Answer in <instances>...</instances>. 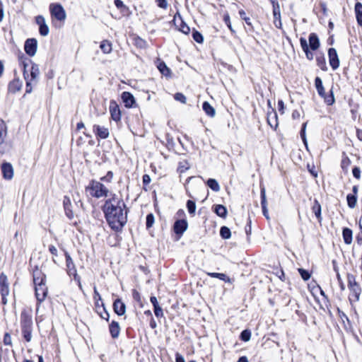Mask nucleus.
<instances>
[{"label":"nucleus","mask_w":362,"mask_h":362,"mask_svg":"<svg viewBox=\"0 0 362 362\" xmlns=\"http://www.w3.org/2000/svg\"><path fill=\"white\" fill-rule=\"evenodd\" d=\"M104 213L108 224L115 230H120L127 223L126 205L123 199L116 194L105 202Z\"/></svg>","instance_id":"nucleus-1"},{"label":"nucleus","mask_w":362,"mask_h":362,"mask_svg":"<svg viewBox=\"0 0 362 362\" xmlns=\"http://www.w3.org/2000/svg\"><path fill=\"white\" fill-rule=\"evenodd\" d=\"M86 191L92 197L96 198L105 197L109 192L108 189L103 184L95 180L90 182L89 185L86 187Z\"/></svg>","instance_id":"nucleus-2"},{"label":"nucleus","mask_w":362,"mask_h":362,"mask_svg":"<svg viewBox=\"0 0 362 362\" xmlns=\"http://www.w3.org/2000/svg\"><path fill=\"white\" fill-rule=\"evenodd\" d=\"M315 86L319 95L324 99L325 103L327 105H332L334 103V98L332 90H329V94H326L325 88L322 85V81L320 77H316L315 79Z\"/></svg>","instance_id":"nucleus-3"},{"label":"nucleus","mask_w":362,"mask_h":362,"mask_svg":"<svg viewBox=\"0 0 362 362\" xmlns=\"http://www.w3.org/2000/svg\"><path fill=\"white\" fill-rule=\"evenodd\" d=\"M40 75V69L37 64H33L30 68V79L26 84L25 92L30 93L33 90V86L37 84Z\"/></svg>","instance_id":"nucleus-4"},{"label":"nucleus","mask_w":362,"mask_h":362,"mask_svg":"<svg viewBox=\"0 0 362 362\" xmlns=\"http://www.w3.org/2000/svg\"><path fill=\"white\" fill-rule=\"evenodd\" d=\"M9 283L7 276L4 273H1L0 274V293L4 305H6L8 302L7 296L9 295Z\"/></svg>","instance_id":"nucleus-5"},{"label":"nucleus","mask_w":362,"mask_h":362,"mask_svg":"<svg viewBox=\"0 0 362 362\" xmlns=\"http://www.w3.org/2000/svg\"><path fill=\"white\" fill-rule=\"evenodd\" d=\"M49 10L52 16L59 21H64L66 18V12L62 5L59 4H52L49 6Z\"/></svg>","instance_id":"nucleus-6"},{"label":"nucleus","mask_w":362,"mask_h":362,"mask_svg":"<svg viewBox=\"0 0 362 362\" xmlns=\"http://www.w3.org/2000/svg\"><path fill=\"white\" fill-rule=\"evenodd\" d=\"M66 264L67 267V272L69 276H74V279L78 281V286L80 288H81V284L80 282L79 276L77 274L76 269L75 267V265L74 264V262L70 257V255L68 253H66Z\"/></svg>","instance_id":"nucleus-7"},{"label":"nucleus","mask_w":362,"mask_h":362,"mask_svg":"<svg viewBox=\"0 0 362 362\" xmlns=\"http://www.w3.org/2000/svg\"><path fill=\"white\" fill-rule=\"evenodd\" d=\"M37 48V42L35 38L28 39L24 45L25 52L30 57H33Z\"/></svg>","instance_id":"nucleus-8"},{"label":"nucleus","mask_w":362,"mask_h":362,"mask_svg":"<svg viewBox=\"0 0 362 362\" xmlns=\"http://www.w3.org/2000/svg\"><path fill=\"white\" fill-rule=\"evenodd\" d=\"M2 176L5 180H11L13 177L14 170L13 165L8 162H4L1 165Z\"/></svg>","instance_id":"nucleus-9"},{"label":"nucleus","mask_w":362,"mask_h":362,"mask_svg":"<svg viewBox=\"0 0 362 362\" xmlns=\"http://www.w3.org/2000/svg\"><path fill=\"white\" fill-rule=\"evenodd\" d=\"M7 136V127L4 121L0 118V153H4L6 151L4 141Z\"/></svg>","instance_id":"nucleus-10"},{"label":"nucleus","mask_w":362,"mask_h":362,"mask_svg":"<svg viewBox=\"0 0 362 362\" xmlns=\"http://www.w3.org/2000/svg\"><path fill=\"white\" fill-rule=\"evenodd\" d=\"M35 22L39 25L40 34L42 36H47L49 34V29L46 24L45 18L42 16H37L35 18Z\"/></svg>","instance_id":"nucleus-11"},{"label":"nucleus","mask_w":362,"mask_h":362,"mask_svg":"<svg viewBox=\"0 0 362 362\" xmlns=\"http://www.w3.org/2000/svg\"><path fill=\"white\" fill-rule=\"evenodd\" d=\"M35 296L39 303L43 302L47 295V287L45 285L35 286Z\"/></svg>","instance_id":"nucleus-12"},{"label":"nucleus","mask_w":362,"mask_h":362,"mask_svg":"<svg viewBox=\"0 0 362 362\" xmlns=\"http://www.w3.org/2000/svg\"><path fill=\"white\" fill-rule=\"evenodd\" d=\"M329 64L333 69H337L339 66V60L337 51L334 48H329L328 50Z\"/></svg>","instance_id":"nucleus-13"},{"label":"nucleus","mask_w":362,"mask_h":362,"mask_svg":"<svg viewBox=\"0 0 362 362\" xmlns=\"http://www.w3.org/2000/svg\"><path fill=\"white\" fill-rule=\"evenodd\" d=\"M93 131L97 136L102 139L108 138L110 135L109 129L107 127H101L98 124L93 126Z\"/></svg>","instance_id":"nucleus-14"},{"label":"nucleus","mask_w":362,"mask_h":362,"mask_svg":"<svg viewBox=\"0 0 362 362\" xmlns=\"http://www.w3.org/2000/svg\"><path fill=\"white\" fill-rule=\"evenodd\" d=\"M110 112L111 115V117L115 122H118L121 119V112L117 104L111 101L110 104Z\"/></svg>","instance_id":"nucleus-15"},{"label":"nucleus","mask_w":362,"mask_h":362,"mask_svg":"<svg viewBox=\"0 0 362 362\" xmlns=\"http://www.w3.org/2000/svg\"><path fill=\"white\" fill-rule=\"evenodd\" d=\"M188 226L185 219L177 220L174 224V231L177 235H182Z\"/></svg>","instance_id":"nucleus-16"},{"label":"nucleus","mask_w":362,"mask_h":362,"mask_svg":"<svg viewBox=\"0 0 362 362\" xmlns=\"http://www.w3.org/2000/svg\"><path fill=\"white\" fill-rule=\"evenodd\" d=\"M122 100L126 107H133L135 105V98L129 92H123L122 94Z\"/></svg>","instance_id":"nucleus-17"},{"label":"nucleus","mask_w":362,"mask_h":362,"mask_svg":"<svg viewBox=\"0 0 362 362\" xmlns=\"http://www.w3.org/2000/svg\"><path fill=\"white\" fill-rule=\"evenodd\" d=\"M21 328H32V317L25 311H23L21 315Z\"/></svg>","instance_id":"nucleus-18"},{"label":"nucleus","mask_w":362,"mask_h":362,"mask_svg":"<svg viewBox=\"0 0 362 362\" xmlns=\"http://www.w3.org/2000/svg\"><path fill=\"white\" fill-rule=\"evenodd\" d=\"M45 275L40 270H35L33 272V282L35 286L45 285Z\"/></svg>","instance_id":"nucleus-19"},{"label":"nucleus","mask_w":362,"mask_h":362,"mask_svg":"<svg viewBox=\"0 0 362 362\" xmlns=\"http://www.w3.org/2000/svg\"><path fill=\"white\" fill-rule=\"evenodd\" d=\"M113 308L115 313L118 315H123L126 312L125 304L119 298L115 300Z\"/></svg>","instance_id":"nucleus-20"},{"label":"nucleus","mask_w":362,"mask_h":362,"mask_svg":"<svg viewBox=\"0 0 362 362\" xmlns=\"http://www.w3.org/2000/svg\"><path fill=\"white\" fill-rule=\"evenodd\" d=\"M109 330L112 338H117L120 332V326L116 321H112L109 325Z\"/></svg>","instance_id":"nucleus-21"},{"label":"nucleus","mask_w":362,"mask_h":362,"mask_svg":"<svg viewBox=\"0 0 362 362\" xmlns=\"http://www.w3.org/2000/svg\"><path fill=\"white\" fill-rule=\"evenodd\" d=\"M261 199H262L261 204H262L263 214L267 219H269L268 209L267 207V198H266V192H265V189L264 187L261 189Z\"/></svg>","instance_id":"nucleus-22"},{"label":"nucleus","mask_w":362,"mask_h":362,"mask_svg":"<svg viewBox=\"0 0 362 362\" xmlns=\"http://www.w3.org/2000/svg\"><path fill=\"white\" fill-rule=\"evenodd\" d=\"M309 46L313 50H316L320 47L319 38L315 33L309 35Z\"/></svg>","instance_id":"nucleus-23"},{"label":"nucleus","mask_w":362,"mask_h":362,"mask_svg":"<svg viewBox=\"0 0 362 362\" xmlns=\"http://www.w3.org/2000/svg\"><path fill=\"white\" fill-rule=\"evenodd\" d=\"M343 239L346 244L350 245L353 240V233L352 230L348 228L343 229L342 232Z\"/></svg>","instance_id":"nucleus-24"},{"label":"nucleus","mask_w":362,"mask_h":362,"mask_svg":"<svg viewBox=\"0 0 362 362\" xmlns=\"http://www.w3.org/2000/svg\"><path fill=\"white\" fill-rule=\"evenodd\" d=\"M22 86V82L19 79L13 80L8 86L9 91L11 93H16L21 90Z\"/></svg>","instance_id":"nucleus-25"},{"label":"nucleus","mask_w":362,"mask_h":362,"mask_svg":"<svg viewBox=\"0 0 362 362\" xmlns=\"http://www.w3.org/2000/svg\"><path fill=\"white\" fill-rule=\"evenodd\" d=\"M356 21L359 25L362 26V4L357 2L355 5Z\"/></svg>","instance_id":"nucleus-26"},{"label":"nucleus","mask_w":362,"mask_h":362,"mask_svg":"<svg viewBox=\"0 0 362 362\" xmlns=\"http://www.w3.org/2000/svg\"><path fill=\"white\" fill-rule=\"evenodd\" d=\"M312 211L315 214L316 218L320 222L322 220L321 216V206L317 200H315L312 206Z\"/></svg>","instance_id":"nucleus-27"},{"label":"nucleus","mask_w":362,"mask_h":362,"mask_svg":"<svg viewBox=\"0 0 362 362\" xmlns=\"http://www.w3.org/2000/svg\"><path fill=\"white\" fill-rule=\"evenodd\" d=\"M203 110L205 112V113L211 117H213L216 115L215 109L208 103L204 102L202 105Z\"/></svg>","instance_id":"nucleus-28"},{"label":"nucleus","mask_w":362,"mask_h":362,"mask_svg":"<svg viewBox=\"0 0 362 362\" xmlns=\"http://www.w3.org/2000/svg\"><path fill=\"white\" fill-rule=\"evenodd\" d=\"M349 288L351 291V296L354 298L356 300H358L361 294V288L359 285L357 284L354 286L349 287Z\"/></svg>","instance_id":"nucleus-29"},{"label":"nucleus","mask_w":362,"mask_h":362,"mask_svg":"<svg viewBox=\"0 0 362 362\" xmlns=\"http://www.w3.org/2000/svg\"><path fill=\"white\" fill-rule=\"evenodd\" d=\"M100 48L104 54H110L112 52V44L108 40L101 42Z\"/></svg>","instance_id":"nucleus-30"},{"label":"nucleus","mask_w":362,"mask_h":362,"mask_svg":"<svg viewBox=\"0 0 362 362\" xmlns=\"http://www.w3.org/2000/svg\"><path fill=\"white\" fill-rule=\"evenodd\" d=\"M214 212L220 217L225 218L227 214L226 208L221 204L214 206Z\"/></svg>","instance_id":"nucleus-31"},{"label":"nucleus","mask_w":362,"mask_h":362,"mask_svg":"<svg viewBox=\"0 0 362 362\" xmlns=\"http://www.w3.org/2000/svg\"><path fill=\"white\" fill-rule=\"evenodd\" d=\"M157 67L163 75L165 76H169L170 75V70L164 62H159Z\"/></svg>","instance_id":"nucleus-32"},{"label":"nucleus","mask_w":362,"mask_h":362,"mask_svg":"<svg viewBox=\"0 0 362 362\" xmlns=\"http://www.w3.org/2000/svg\"><path fill=\"white\" fill-rule=\"evenodd\" d=\"M206 274L213 278H218L223 281L228 282L230 279L223 273L207 272Z\"/></svg>","instance_id":"nucleus-33"},{"label":"nucleus","mask_w":362,"mask_h":362,"mask_svg":"<svg viewBox=\"0 0 362 362\" xmlns=\"http://www.w3.org/2000/svg\"><path fill=\"white\" fill-rule=\"evenodd\" d=\"M348 206L353 209L356 206L357 202V198L355 194H349L346 197Z\"/></svg>","instance_id":"nucleus-34"},{"label":"nucleus","mask_w":362,"mask_h":362,"mask_svg":"<svg viewBox=\"0 0 362 362\" xmlns=\"http://www.w3.org/2000/svg\"><path fill=\"white\" fill-rule=\"evenodd\" d=\"M207 185L214 192H218L220 190V186L215 179H209L207 181Z\"/></svg>","instance_id":"nucleus-35"},{"label":"nucleus","mask_w":362,"mask_h":362,"mask_svg":"<svg viewBox=\"0 0 362 362\" xmlns=\"http://www.w3.org/2000/svg\"><path fill=\"white\" fill-rule=\"evenodd\" d=\"M220 235L223 238L228 239V238H230V235H231L230 230L228 227L223 226L221 228Z\"/></svg>","instance_id":"nucleus-36"},{"label":"nucleus","mask_w":362,"mask_h":362,"mask_svg":"<svg viewBox=\"0 0 362 362\" xmlns=\"http://www.w3.org/2000/svg\"><path fill=\"white\" fill-rule=\"evenodd\" d=\"M23 337L27 341H30L32 339V328H22Z\"/></svg>","instance_id":"nucleus-37"},{"label":"nucleus","mask_w":362,"mask_h":362,"mask_svg":"<svg viewBox=\"0 0 362 362\" xmlns=\"http://www.w3.org/2000/svg\"><path fill=\"white\" fill-rule=\"evenodd\" d=\"M187 208L190 214H194L196 211L195 202L191 200H188L187 202Z\"/></svg>","instance_id":"nucleus-38"},{"label":"nucleus","mask_w":362,"mask_h":362,"mask_svg":"<svg viewBox=\"0 0 362 362\" xmlns=\"http://www.w3.org/2000/svg\"><path fill=\"white\" fill-rule=\"evenodd\" d=\"M251 337V332L250 330L245 329L241 332L240 339L244 341H248Z\"/></svg>","instance_id":"nucleus-39"},{"label":"nucleus","mask_w":362,"mask_h":362,"mask_svg":"<svg viewBox=\"0 0 362 362\" xmlns=\"http://www.w3.org/2000/svg\"><path fill=\"white\" fill-rule=\"evenodd\" d=\"M193 39L198 43H202L203 42V36L197 30H194L192 33Z\"/></svg>","instance_id":"nucleus-40"},{"label":"nucleus","mask_w":362,"mask_h":362,"mask_svg":"<svg viewBox=\"0 0 362 362\" xmlns=\"http://www.w3.org/2000/svg\"><path fill=\"white\" fill-rule=\"evenodd\" d=\"M179 30L182 33L186 34V35H187L190 32L189 27L185 23H184L182 21H181L180 27Z\"/></svg>","instance_id":"nucleus-41"},{"label":"nucleus","mask_w":362,"mask_h":362,"mask_svg":"<svg viewBox=\"0 0 362 362\" xmlns=\"http://www.w3.org/2000/svg\"><path fill=\"white\" fill-rule=\"evenodd\" d=\"M174 98L177 101H179L183 104H185L187 102L186 97L181 93H177L175 94Z\"/></svg>","instance_id":"nucleus-42"},{"label":"nucleus","mask_w":362,"mask_h":362,"mask_svg":"<svg viewBox=\"0 0 362 362\" xmlns=\"http://www.w3.org/2000/svg\"><path fill=\"white\" fill-rule=\"evenodd\" d=\"M347 280H348V286L349 287H351V286H354L358 284L356 281L355 276L352 274H349L347 275Z\"/></svg>","instance_id":"nucleus-43"},{"label":"nucleus","mask_w":362,"mask_h":362,"mask_svg":"<svg viewBox=\"0 0 362 362\" xmlns=\"http://www.w3.org/2000/svg\"><path fill=\"white\" fill-rule=\"evenodd\" d=\"M298 272L300 273L302 279L305 281L308 280L310 277L309 272L303 269H298Z\"/></svg>","instance_id":"nucleus-44"},{"label":"nucleus","mask_w":362,"mask_h":362,"mask_svg":"<svg viewBox=\"0 0 362 362\" xmlns=\"http://www.w3.org/2000/svg\"><path fill=\"white\" fill-rule=\"evenodd\" d=\"M307 122L303 123L301 131H300V136L305 146H307V139L305 137V129H306Z\"/></svg>","instance_id":"nucleus-45"},{"label":"nucleus","mask_w":362,"mask_h":362,"mask_svg":"<svg viewBox=\"0 0 362 362\" xmlns=\"http://www.w3.org/2000/svg\"><path fill=\"white\" fill-rule=\"evenodd\" d=\"M154 223V216L152 214H148L146 216V227L151 228Z\"/></svg>","instance_id":"nucleus-46"},{"label":"nucleus","mask_w":362,"mask_h":362,"mask_svg":"<svg viewBox=\"0 0 362 362\" xmlns=\"http://www.w3.org/2000/svg\"><path fill=\"white\" fill-rule=\"evenodd\" d=\"M23 76L27 83L28 80L29 81L30 79V69H28V64L25 63H23Z\"/></svg>","instance_id":"nucleus-47"},{"label":"nucleus","mask_w":362,"mask_h":362,"mask_svg":"<svg viewBox=\"0 0 362 362\" xmlns=\"http://www.w3.org/2000/svg\"><path fill=\"white\" fill-rule=\"evenodd\" d=\"M157 5L158 7L166 9L168 8V4L167 0H156Z\"/></svg>","instance_id":"nucleus-48"},{"label":"nucleus","mask_w":362,"mask_h":362,"mask_svg":"<svg viewBox=\"0 0 362 362\" xmlns=\"http://www.w3.org/2000/svg\"><path fill=\"white\" fill-rule=\"evenodd\" d=\"M154 313L157 317H160L163 315V310L159 305L154 308Z\"/></svg>","instance_id":"nucleus-49"},{"label":"nucleus","mask_w":362,"mask_h":362,"mask_svg":"<svg viewBox=\"0 0 362 362\" xmlns=\"http://www.w3.org/2000/svg\"><path fill=\"white\" fill-rule=\"evenodd\" d=\"M300 43L303 51H306L308 49H309L308 42L305 38L301 37L300 39Z\"/></svg>","instance_id":"nucleus-50"},{"label":"nucleus","mask_w":362,"mask_h":362,"mask_svg":"<svg viewBox=\"0 0 362 362\" xmlns=\"http://www.w3.org/2000/svg\"><path fill=\"white\" fill-rule=\"evenodd\" d=\"M4 343L5 345H11L12 340H11V337L10 336L9 334H8V333L5 334L4 337Z\"/></svg>","instance_id":"nucleus-51"},{"label":"nucleus","mask_w":362,"mask_h":362,"mask_svg":"<svg viewBox=\"0 0 362 362\" xmlns=\"http://www.w3.org/2000/svg\"><path fill=\"white\" fill-rule=\"evenodd\" d=\"M352 173H353V175L354 176V177H356V179L361 178V170L359 168H358V167L354 168L353 170H352Z\"/></svg>","instance_id":"nucleus-52"},{"label":"nucleus","mask_w":362,"mask_h":362,"mask_svg":"<svg viewBox=\"0 0 362 362\" xmlns=\"http://www.w3.org/2000/svg\"><path fill=\"white\" fill-rule=\"evenodd\" d=\"M115 5L117 8L122 10L123 8H126V6L124 5L123 2L121 0H115Z\"/></svg>","instance_id":"nucleus-53"},{"label":"nucleus","mask_w":362,"mask_h":362,"mask_svg":"<svg viewBox=\"0 0 362 362\" xmlns=\"http://www.w3.org/2000/svg\"><path fill=\"white\" fill-rule=\"evenodd\" d=\"M93 298L95 301H98V300H102V298H101V296L100 295V293H98V291H97L96 288L95 287L94 288V296H93ZM96 303H98V302H96Z\"/></svg>","instance_id":"nucleus-54"},{"label":"nucleus","mask_w":362,"mask_h":362,"mask_svg":"<svg viewBox=\"0 0 362 362\" xmlns=\"http://www.w3.org/2000/svg\"><path fill=\"white\" fill-rule=\"evenodd\" d=\"M113 173L111 171H109L105 177L101 178L102 180H106L107 182H110L112 179Z\"/></svg>","instance_id":"nucleus-55"},{"label":"nucleus","mask_w":362,"mask_h":362,"mask_svg":"<svg viewBox=\"0 0 362 362\" xmlns=\"http://www.w3.org/2000/svg\"><path fill=\"white\" fill-rule=\"evenodd\" d=\"M49 251L54 256L57 255V250L54 245L49 246Z\"/></svg>","instance_id":"nucleus-56"},{"label":"nucleus","mask_w":362,"mask_h":362,"mask_svg":"<svg viewBox=\"0 0 362 362\" xmlns=\"http://www.w3.org/2000/svg\"><path fill=\"white\" fill-rule=\"evenodd\" d=\"M150 182H151L150 176L148 175H146V174L144 175V176H143V182H144V184L148 185V184L150 183Z\"/></svg>","instance_id":"nucleus-57"},{"label":"nucleus","mask_w":362,"mask_h":362,"mask_svg":"<svg viewBox=\"0 0 362 362\" xmlns=\"http://www.w3.org/2000/svg\"><path fill=\"white\" fill-rule=\"evenodd\" d=\"M150 300H151V303L153 304V308L159 305L156 297L151 296L150 298Z\"/></svg>","instance_id":"nucleus-58"},{"label":"nucleus","mask_w":362,"mask_h":362,"mask_svg":"<svg viewBox=\"0 0 362 362\" xmlns=\"http://www.w3.org/2000/svg\"><path fill=\"white\" fill-rule=\"evenodd\" d=\"M70 204V199L68 197H65L64 199V208H65V211H67L69 210V204Z\"/></svg>","instance_id":"nucleus-59"},{"label":"nucleus","mask_w":362,"mask_h":362,"mask_svg":"<svg viewBox=\"0 0 362 362\" xmlns=\"http://www.w3.org/2000/svg\"><path fill=\"white\" fill-rule=\"evenodd\" d=\"M175 361L176 362H185L184 357L178 353L176 354Z\"/></svg>","instance_id":"nucleus-60"},{"label":"nucleus","mask_w":362,"mask_h":362,"mask_svg":"<svg viewBox=\"0 0 362 362\" xmlns=\"http://www.w3.org/2000/svg\"><path fill=\"white\" fill-rule=\"evenodd\" d=\"M304 52L305 53V55H306V57L311 60L313 59V54L309 50V49H308L306 51H304Z\"/></svg>","instance_id":"nucleus-61"},{"label":"nucleus","mask_w":362,"mask_h":362,"mask_svg":"<svg viewBox=\"0 0 362 362\" xmlns=\"http://www.w3.org/2000/svg\"><path fill=\"white\" fill-rule=\"evenodd\" d=\"M274 16L275 19H279L280 18V12L279 10L274 8L273 11Z\"/></svg>","instance_id":"nucleus-62"},{"label":"nucleus","mask_w":362,"mask_h":362,"mask_svg":"<svg viewBox=\"0 0 362 362\" xmlns=\"http://www.w3.org/2000/svg\"><path fill=\"white\" fill-rule=\"evenodd\" d=\"M133 297H134V299L137 300V301H139L140 300V294L137 292V291H134V293H133Z\"/></svg>","instance_id":"nucleus-63"},{"label":"nucleus","mask_w":362,"mask_h":362,"mask_svg":"<svg viewBox=\"0 0 362 362\" xmlns=\"http://www.w3.org/2000/svg\"><path fill=\"white\" fill-rule=\"evenodd\" d=\"M237 362H248V360L246 356H242L238 359Z\"/></svg>","instance_id":"nucleus-64"}]
</instances>
